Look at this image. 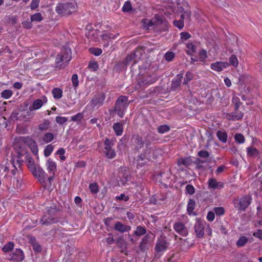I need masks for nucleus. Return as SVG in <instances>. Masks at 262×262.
<instances>
[{
  "label": "nucleus",
  "instance_id": "f257e3e1",
  "mask_svg": "<svg viewBox=\"0 0 262 262\" xmlns=\"http://www.w3.org/2000/svg\"><path fill=\"white\" fill-rule=\"evenodd\" d=\"M72 58L71 50L69 48L65 49L58 54L55 60V67L59 69L64 68Z\"/></svg>",
  "mask_w": 262,
  "mask_h": 262
},
{
  "label": "nucleus",
  "instance_id": "f03ea898",
  "mask_svg": "<svg viewBox=\"0 0 262 262\" xmlns=\"http://www.w3.org/2000/svg\"><path fill=\"white\" fill-rule=\"evenodd\" d=\"M155 237V234L151 232L145 234L139 244V251L146 253L152 246Z\"/></svg>",
  "mask_w": 262,
  "mask_h": 262
},
{
  "label": "nucleus",
  "instance_id": "7ed1b4c3",
  "mask_svg": "<svg viewBox=\"0 0 262 262\" xmlns=\"http://www.w3.org/2000/svg\"><path fill=\"white\" fill-rule=\"evenodd\" d=\"M128 105L127 103V97L125 96H120L117 100L115 103V111L118 116L122 118L124 116V112Z\"/></svg>",
  "mask_w": 262,
  "mask_h": 262
},
{
  "label": "nucleus",
  "instance_id": "20e7f679",
  "mask_svg": "<svg viewBox=\"0 0 262 262\" xmlns=\"http://www.w3.org/2000/svg\"><path fill=\"white\" fill-rule=\"evenodd\" d=\"M169 245L166 237L160 236L157 238L154 249L157 254L161 255L169 248Z\"/></svg>",
  "mask_w": 262,
  "mask_h": 262
},
{
  "label": "nucleus",
  "instance_id": "39448f33",
  "mask_svg": "<svg viewBox=\"0 0 262 262\" xmlns=\"http://www.w3.org/2000/svg\"><path fill=\"white\" fill-rule=\"evenodd\" d=\"M75 7L72 3L59 4L56 7V12L58 14L63 15H69L74 10Z\"/></svg>",
  "mask_w": 262,
  "mask_h": 262
},
{
  "label": "nucleus",
  "instance_id": "423d86ee",
  "mask_svg": "<svg viewBox=\"0 0 262 262\" xmlns=\"http://www.w3.org/2000/svg\"><path fill=\"white\" fill-rule=\"evenodd\" d=\"M251 198L248 196H244L239 199L234 200V204L238 210L245 211L251 203Z\"/></svg>",
  "mask_w": 262,
  "mask_h": 262
},
{
  "label": "nucleus",
  "instance_id": "0eeeda50",
  "mask_svg": "<svg viewBox=\"0 0 262 262\" xmlns=\"http://www.w3.org/2000/svg\"><path fill=\"white\" fill-rule=\"evenodd\" d=\"M58 221V218L56 216L45 213L40 219L39 223L42 226H48L57 223Z\"/></svg>",
  "mask_w": 262,
  "mask_h": 262
},
{
  "label": "nucleus",
  "instance_id": "6e6552de",
  "mask_svg": "<svg viewBox=\"0 0 262 262\" xmlns=\"http://www.w3.org/2000/svg\"><path fill=\"white\" fill-rule=\"evenodd\" d=\"M206 224L197 219L194 225V229L197 237L202 238L204 236V229Z\"/></svg>",
  "mask_w": 262,
  "mask_h": 262
},
{
  "label": "nucleus",
  "instance_id": "1a4fd4ad",
  "mask_svg": "<svg viewBox=\"0 0 262 262\" xmlns=\"http://www.w3.org/2000/svg\"><path fill=\"white\" fill-rule=\"evenodd\" d=\"M105 99V95L103 93L96 94L91 100L90 103L93 107H99L102 106Z\"/></svg>",
  "mask_w": 262,
  "mask_h": 262
},
{
  "label": "nucleus",
  "instance_id": "9d476101",
  "mask_svg": "<svg viewBox=\"0 0 262 262\" xmlns=\"http://www.w3.org/2000/svg\"><path fill=\"white\" fill-rule=\"evenodd\" d=\"M33 176L38 179L39 182L43 185L47 179V174L40 167L38 166L32 172Z\"/></svg>",
  "mask_w": 262,
  "mask_h": 262
},
{
  "label": "nucleus",
  "instance_id": "9b49d317",
  "mask_svg": "<svg viewBox=\"0 0 262 262\" xmlns=\"http://www.w3.org/2000/svg\"><path fill=\"white\" fill-rule=\"evenodd\" d=\"M173 229L178 234L183 236H186L188 234V229L182 222H176L173 225Z\"/></svg>",
  "mask_w": 262,
  "mask_h": 262
},
{
  "label": "nucleus",
  "instance_id": "f8f14e48",
  "mask_svg": "<svg viewBox=\"0 0 262 262\" xmlns=\"http://www.w3.org/2000/svg\"><path fill=\"white\" fill-rule=\"evenodd\" d=\"M228 67V62L222 61H217L212 63L210 66V68L212 70L217 72L222 71L224 69H226Z\"/></svg>",
  "mask_w": 262,
  "mask_h": 262
},
{
  "label": "nucleus",
  "instance_id": "ddd939ff",
  "mask_svg": "<svg viewBox=\"0 0 262 262\" xmlns=\"http://www.w3.org/2000/svg\"><path fill=\"white\" fill-rule=\"evenodd\" d=\"M141 50H136L134 53L130 54L129 55H128L125 59L126 64H130L132 61H133V64H135L138 58H140V57H138L139 53L141 55L140 53Z\"/></svg>",
  "mask_w": 262,
  "mask_h": 262
},
{
  "label": "nucleus",
  "instance_id": "4468645a",
  "mask_svg": "<svg viewBox=\"0 0 262 262\" xmlns=\"http://www.w3.org/2000/svg\"><path fill=\"white\" fill-rule=\"evenodd\" d=\"M10 259L18 262L21 261L24 258L23 252L19 249H16V250L10 255Z\"/></svg>",
  "mask_w": 262,
  "mask_h": 262
},
{
  "label": "nucleus",
  "instance_id": "2eb2a0df",
  "mask_svg": "<svg viewBox=\"0 0 262 262\" xmlns=\"http://www.w3.org/2000/svg\"><path fill=\"white\" fill-rule=\"evenodd\" d=\"M114 229L121 233H124L130 231L131 227L129 225H125L121 222L117 221L115 224Z\"/></svg>",
  "mask_w": 262,
  "mask_h": 262
},
{
  "label": "nucleus",
  "instance_id": "dca6fc26",
  "mask_svg": "<svg viewBox=\"0 0 262 262\" xmlns=\"http://www.w3.org/2000/svg\"><path fill=\"white\" fill-rule=\"evenodd\" d=\"M244 116V113L239 111L238 110L235 111L231 113L227 114L226 118L228 120H239L241 119Z\"/></svg>",
  "mask_w": 262,
  "mask_h": 262
},
{
  "label": "nucleus",
  "instance_id": "f3484780",
  "mask_svg": "<svg viewBox=\"0 0 262 262\" xmlns=\"http://www.w3.org/2000/svg\"><path fill=\"white\" fill-rule=\"evenodd\" d=\"M157 79L155 76L152 77V76H148L146 77H144L141 79H139L138 81V84L140 86L150 84L153 83L156 81Z\"/></svg>",
  "mask_w": 262,
  "mask_h": 262
},
{
  "label": "nucleus",
  "instance_id": "a211bd4d",
  "mask_svg": "<svg viewBox=\"0 0 262 262\" xmlns=\"http://www.w3.org/2000/svg\"><path fill=\"white\" fill-rule=\"evenodd\" d=\"M208 187L213 189H221L224 186V183L222 182H217L216 179L211 178L208 181Z\"/></svg>",
  "mask_w": 262,
  "mask_h": 262
},
{
  "label": "nucleus",
  "instance_id": "6ab92c4d",
  "mask_svg": "<svg viewBox=\"0 0 262 262\" xmlns=\"http://www.w3.org/2000/svg\"><path fill=\"white\" fill-rule=\"evenodd\" d=\"M183 78V74H177L176 78L172 81L170 89L172 91H174L177 88L181 85L182 79Z\"/></svg>",
  "mask_w": 262,
  "mask_h": 262
},
{
  "label": "nucleus",
  "instance_id": "aec40b11",
  "mask_svg": "<svg viewBox=\"0 0 262 262\" xmlns=\"http://www.w3.org/2000/svg\"><path fill=\"white\" fill-rule=\"evenodd\" d=\"M149 161L148 157H146V155L145 154H141L138 156L137 157V167L139 168V167H142L144 164H145Z\"/></svg>",
  "mask_w": 262,
  "mask_h": 262
},
{
  "label": "nucleus",
  "instance_id": "412c9836",
  "mask_svg": "<svg viewBox=\"0 0 262 262\" xmlns=\"http://www.w3.org/2000/svg\"><path fill=\"white\" fill-rule=\"evenodd\" d=\"M47 169L49 172L54 175L56 170V164L50 159L48 160L47 163Z\"/></svg>",
  "mask_w": 262,
  "mask_h": 262
},
{
  "label": "nucleus",
  "instance_id": "4be33fe9",
  "mask_svg": "<svg viewBox=\"0 0 262 262\" xmlns=\"http://www.w3.org/2000/svg\"><path fill=\"white\" fill-rule=\"evenodd\" d=\"M123 123L119 122L114 123L113 125V128L117 136L122 135L123 132Z\"/></svg>",
  "mask_w": 262,
  "mask_h": 262
},
{
  "label": "nucleus",
  "instance_id": "5701e85b",
  "mask_svg": "<svg viewBox=\"0 0 262 262\" xmlns=\"http://www.w3.org/2000/svg\"><path fill=\"white\" fill-rule=\"evenodd\" d=\"M127 174L125 169H120L118 172V178L119 181L122 184L124 185L127 182Z\"/></svg>",
  "mask_w": 262,
  "mask_h": 262
},
{
  "label": "nucleus",
  "instance_id": "b1692460",
  "mask_svg": "<svg viewBox=\"0 0 262 262\" xmlns=\"http://www.w3.org/2000/svg\"><path fill=\"white\" fill-rule=\"evenodd\" d=\"M26 164L31 173L37 167L35 164L34 160L28 156H27Z\"/></svg>",
  "mask_w": 262,
  "mask_h": 262
},
{
  "label": "nucleus",
  "instance_id": "393cba45",
  "mask_svg": "<svg viewBox=\"0 0 262 262\" xmlns=\"http://www.w3.org/2000/svg\"><path fill=\"white\" fill-rule=\"evenodd\" d=\"M146 233V229L145 227L142 226H138L136 230L134 232L133 235L137 237H140L142 235H145Z\"/></svg>",
  "mask_w": 262,
  "mask_h": 262
},
{
  "label": "nucleus",
  "instance_id": "a878e982",
  "mask_svg": "<svg viewBox=\"0 0 262 262\" xmlns=\"http://www.w3.org/2000/svg\"><path fill=\"white\" fill-rule=\"evenodd\" d=\"M192 163V160L190 157L181 158L178 160V165H183L186 167L190 165Z\"/></svg>",
  "mask_w": 262,
  "mask_h": 262
},
{
  "label": "nucleus",
  "instance_id": "bb28decb",
  "mask_svg": "<svg viewBox=\"0 0 262 262\" xmlns=\"http://www.w3.org/2000/svg\"><path fill=\"white\" fill-rule=\"evenodd\" d=\"M145 143L144 141L143 140L142 137L136 136L135 139V146L137 150L141 148ZM146 143V142H145Z\"/></svg>",
  "mask_w": 262,
  "mask_h": 262
},
{
  "label": "nucleus",
  "instance_id": "cd10ccee",
  "mask_svg": "<svg viewBox=\"0 0 262 262\" xmlns=\"http://www.w3.org/2000/svg\"><path fill=\"white\" fill-rule=\"evenodd\" d=\"M195 206V201L193 199H189V200L188 202L187 207V211L188 214L189 215H192V214L195 215V213H194L193 212V211L194 209Z\"/></svg>",
  "mask_w": 262,
  "mask_h": 262
},
{
  "label": "nucleus",
  "instance_id": "c85d7f7f",
  "mask_svg": "<svg viewBox=\"0 0 262 262\" xmlns=\"http://www.w3.org/2000/svg\"><path fill=\"white\" fill-rule=\"evenodd\" d=\"M104 153L105 156L108 159H113L115 157L116 154L115 150L111 148L104 147Z\"/></svg>",
  "mask_w": 262,
  "mask_h": 262
},
{
  "label": "nucleus",
  "instance_id": "c756f323",
  "mask_svg": "<svg viewBox=\"0 0 262 262\" xmlns=\"http://www.w3.org/2000/svg\"><path fill=\"white\" fill-rule=\"evenodd\" d=\"M59 211V209L55 205H52L50 207H48L47 208V212L46 213L47 214H50V215L56 216V214Z\"/></svg>",
  "mask_w": 262,
  "mask_h": 262
},
{
  "label": "nucleus",
  "instance_id": "7c9ffc66",
  "mask_svg": "<svg viewBox=\"0 0 262 262\" xmlns=\"http://www.w3.org/2000/svg\"><path fill=\"white\" fill-rule=\"evenodd\" d=\"M43 104L41 99H36L33 103L32 105L29 107V109L32 110H36L40 108Z\"/></svg>",
  "mask_w": 262,
  "mask_h": 262
},
{
  "label": "nucleus",
  "instance_id": "2f4dec72",
  "mask_svg": "<svg viewBox=\"0 0 262 262\" xmlns=\"http://www.w3.org/2000/svg\"><path fill=\"white\" fill-rule=\"evenodd\" d=\"M247 152L248 156L255 157L259 154V151L255 148L249 147L247 148Z\"/></svg>",
  "mask_w": 262,
  "mask_h": 262
},
{
  "label": "nucleus",
  "instance_id": "473e14b6",
  "mask_svg": "<svg viewBox=\"0 0 262 262\" xmlns=\"http://www.w3.org/2000/svg\"><path fill=\"white\" fill-rule=\"evenodd\" d=\"M52 93L53 97L55 99H59L62 96V91L60 88H54L53 89Z\"/></svg>",
  "mask_w": 262,
  "mask_h": 262
},
{
  "label": "nucleus",
  "instance_id": "72a5a7b5",
  "mask_svg": "<svg viewBox=\"0 0 262 262\" xmlns=\"http://www.w3.org/2000/svg\"><path fill=\"white\" fill-rule=\"evenodd\" d=\"M216 136L222 142L226 143L227 142V134L225 132L219 130L216 133Z\"/></svg>",
  "mask_w": 262,
  "mask_h": 262
},
{
  "label": "nucleus",
  "instance_id": "f704fd0d",
  "mask_svg": "<svg viewBox=\"0 0 262 262\" xmlns=\"http://www.w3.org/2000/svg\"><path fill=\"white\" fill-rule=\"evenodd\" d=\"M248 238L244 236H241L236 242V246L237 247H242L244 246L248 242Z\"/></svg>",
  "mask_w": 262,
  "mask_h": 262
},
{
  "label": "nucleus",
  "instance_id": "c9c22d12",
  "mask_svg": "<svg viewBox=\"0 0 262 262\" xmlns=\"http://www.w3.org/2000/svg\"><path fill=\"white\" fill-rule=\"evenodd\" d=\"M229 65H231L234 67H237L238 65V60L236 55H232L229 59Z\"/></svg>",
  "mask_w": 262,
  "mask_h": 262
},
{
  "label": "nucleus",
  "instance_id": "e433bc0d",
  "mask_svg": "<svg viewBox=\"0 0 262 262\" xmlns=\"http://www.w3.org/2000/svg\"><path fill=\"white\" fill-rule=\"evenodd\" d=\"M30 19L31 21L40 22L43 19V17L40 13H36L31 16Z\"/></svg>",
  "mask_w": 262,
  "mask_h": 262
},
{
  "label": "nucleus",
  "instance_id": "4c0bfd02",
  "mask_svg": "<svg viewBox=\"0 0 262 262\" xmlns=\"http://www.w3.org/2000/svg\"><path fill=\"white\" fill-rule=\"evenodd\" d=\"M12 94V91L10 90H5L1 93V97L6 99L10 98Z\"/></svg>",
  "mask_w": 262,
  "mask_h": 262
},
{
  "label": "nucleus",
  "instance_id": "58836bf2",
  "mask_svg": "<svg viewBox=\"0 0 262 262\" xmlns=\"http://www.w3.org/2000/svg\"><path fill=\"white\" fill-rule=\"evenodd\" d=\"M54 146L52 144H49L45 147L44 149V155L46 157H49L54 149Z\"/></svg>",
  "mask_w": 262,
  "mask_h": 262
},
{
  "label": "nucleus",
  "instance_id": "ea45409f",
  "mask_svg": "<svg viewBox=\"0 0 262 262\" xmlns=\"http://www.w3.org/2000/svg\"><path fill=\"white\" fill-rule=\"evenodd\" d=\"M50 125V122L48 120H45L42 123L39 125L38 128L40 130H45L49 127Z\"/></svg>",
  "mask_w": 262,
  "mask_h": 262
},
{
  "label": "nucleus",
  "instance_id": "a19ab883",
  "mask_svg": "<svg viewBox=\"0 0 262 262\" xmlns=\"http://www.w3.org/2000/svg\"><path fill=\"white\" fill-rule=\"evenodd\" d=\"M14 244L13 242H8L2 248V250L4 252H8L11 251L14 248Z\"/></svg>",
  "mask_w": 262,
  "mask_h": 262
},
{
  "label": "nucleus",
  "instance_id": "79ce46f5",
  "mask_svg": "<svg viewBox=\"0 0 262 262\" xmlns=\"http://www.w3.org/2000/svg\"><path fill=\"white\" fill-rule=\"evenodd\" d=\"M83 114L82 113H79L76 115L73 116L71 117V120L74 122H77V123H80L83 118Z\"/></svg>",
  "mask_w": 262,
  "mask_h": 262
},
{
  "label": "nucleus",
  "instance_id": "37998d69",
  "mask_svg": "<svg viewBox=\"0 0 262 262\" xmlns=\"http://www.w3.org/2000/svg\"><path fill=\"white\" fill-rule=\"evenodd\" d=\"M54 135L52 133H46L43 137L42 140L46 143L51 142L54 139Z\"/></svg>",
  "mask_w": 262,
  "mask_h": 262
},
{
  "label": "nucleus",
  "instance_id": "c03bdc74",
  "mask_svg": "<svg viewBox=\"0 0 262 262\" xmlns=\"http://www.w3.org/2000/svg\"><path fill=\"white\" fill-rule=\"evenodd\" d=\"M151 150L152 148L150 147V142L146 141V149H145L143 154L146 155V157H148V159H149V155Z\"/></svg>",
  "mask_w": 262,
  "mask_h": 262
},
{
  "label": "nucleus",
  "instance_id": "a18cd8bd",
  "mask_svg": "<svg viewBox=\"0 0 262 262\" xmlns=\"http://www.w3.org/2000/svg\"><path fill=\"white\" fill-rule=\"evenodd\" d=\"M235 142L238 143H243L245 142V137L241 134H236L234 136Z\"/></svg>",
  "mask_w": 262,
  "mask_h": 262
},
{
  "label": "nucleus",
  "instance_id": "49530a36",
  "mask_svg": "<svg viewBox=\"0 0 262 262\" xmlns=\"http://www.w3.org/2000/svg\"><path fill=\"white\" fill-rule=\"evenodd\" d=\"M89 188L91 192L93 194H96L99 191L98 186L96 183L90 184L89 185Z\"/></svg>",
  "mask_w": 262,
  "mask_h": 262
},
{
  "label": "nucleus",
  "instance_id": "de8ad7c7",
  "mask_svg": "<svg viewBox=\"0 0 262 262\" xmlns=\"http://www.w3.org/2000/svg\"><path fill=\"white\" fill-rule=\"evenodd\" d=\"M170 130V127L167 125H160L158 127V131L159 133L164 134L168 132Z\"/></svg>",
  "mask_w": 262,
  "mask_h": 262
},
{
  "label": "nucleus",
  "instance_id": "09e8293b",
  "mask_svg": "<svg viewBox=\"0 0 262 262\" xmlns=\"http://www.w3.org/2000/svg\"><path fill=\"white\" fill-rule=\"evenodd\" d=\"M71 81L72 82L73 86L76 88L79 84V80L78 78V75L76 74H74L72 76Z\"/></svg>",
  "mask_w": 262,
  "mask_h": 262
},
{
  "label": "nucleus",
  "instance_id": "8fccbe9b",
  "mask_svg": "<svg viewBox=\"0 0 262 262\" xmlns=\"http://www.w3.org/2000/svg\"><path fill=\"white\" fill-rule=\"evenodd\" d=\"M214 213L217 215H223L225 213V209L223 207H217L213 209Z\"/></svg>",
  "mask_w": 262,
  "mask_h": 262
},
{
  "label": "nucleus",
  "instance_id": "3c124183",
  "mask_svg": "<svg viewBox=\"0 0 262 262\" xmlns=\"http://www.w3.org/2000/svg\"><path fill=\"white\" fill-rule=\"evenodd\" d=\"M188 48L187 53L189 55H192L195 52V47L192 43H189L187 45Z\"/></svg>",
  "mask_w": 262,
  "mask_h": 262
},
{
  "label": "nucleus",
  "instance_id": "603ef678",
  "mask_svg": "<svg viewBox=\"0 0 262 262\" xmlns=\"http://www.w3.org/2000/svg\"><path fill=\"white\" fill-rule=\"evenodd\" d=\"M132 9V5L130 2L126 1L125 2L123 7L122 11L123 12H129Z\"/></svg>",
  "mask_w": 262,
  "mask_h": 262
},
{
  "label": "nucleus",
  "instance_id": "864d4df0",
  "mask_svg": "<svg viewBox=\"0 0 262 262\" xmlns=\"http://www.w3.org/2000/svg\"><path fill=\"white\" fill-rule=\"evenodd\" d=\"M30 148L31 149L32 152L35 155H36L38 154V147L35 141H34L31 145L29 146Z\"/></svg>",
  "mask_w": 262,
  "mask_h": 262
},
{
  "label": "nucleus",
  "instance_id": "5fc2aeb1",
  "mask_svg": "<svg viewBox=\"0 0 262 262\" xmlns=\"http://www.w3.org/2000/svg\"><path fill=\"white\" fill-rule=\"evenodd\" d=\"M54 175L52 174L49 177H47V179L46 180V182L42 185L44 187H47V186H51L52 185V182L53 181Z\"/></svg>",
  "mask_w": 262,
  "mask_h": 262
},
{
  "label": "nucleus",
  "instance_id": "6e6d98bb",
  "mask_svg": "<svg viewBox=\"0 0 262 262\" xmlns=\"http://www.w3.org/2000/svg\"><path fill=\"white\" fill-rule=\"evenodd\" d=\"M193 75L192 73L189 72H187L185 75V77L184 78V84H187L188 82H189L190 80H191L193 79Z\"/></svg>",
  "mask_w": 262,
  "mask_h": 262
},
{
  "label": "nucleus",
  "instance_id": "4d7b16f0",
  "mask_svg": "<svg viewBox=\"0 0 262 262\" xmlns=\"http://www.w3.org/2000/svg\"><path fill=\"white\" fill-rule=\"evenodd\" d=\"M21 141L28 146L31 145L34 141L29 137H24L21 138Z\"/></svg>",
  "mask_w": 262,
  "mask_h": 262
},
{
  "label": "nucleus",
  "instance_id": "13d9d810",
  "mask_svg": "<svg viewBox=\"0 0 262 262\" xmlns=\"http://www.w3.org/2000/svg\"><path fill=\"white\" fill-rule=\"evenodd\" d=\"M173 25L178 28L181 29L184 27V21L181 18L179 20H174Z\"/></svg>",
  "mask_w": 262,
  "mask_h": 262
},
{
  "label": "nucleus",
  "instance_id": "bf43d9fd",
  "mask_svg": "<svg viewBox=\"0 0 262 262\" xmlns=\"http://www.w3.org/2000/svg\"><path fill=\"white\" fill-rule=\"evenodd\" d=\"M56 121L58 124H63L68 121V118L58 116L56 117Z\"/></svg>",
  "mask_w": 262,
  "mask_h": 262
},
{
  "label": "nucleus",
  "instance_id": "052dcab7",
  "mask_svg": "<svg viewBox=\"0 0 262 262\" xmlns=\"http://www.w3.org/2000/svg\"><path fill=\"white\" fill-rule=\"evenodd\" d=\"M174 57V54L172 52H168L165 55V58L166 60L170 61L172 60Z\"/></svg>",
  "mask_w": 262,
  "mask_h": 262
},
{
  "label": "nucleus",
  "instance_id": "680f3d73",
  "mask_svg": "<svg viewBox=\"0 0 262 262\" xmlns=\"http://www.w3.org/2000/svg\"><path fill=\"white\" fill-rule=\"evenodd\" d=\"M198 155L201 158H207L209 157L210 154L206 150H200L198 152Z\"/></svg>",
  "mask_w": 262,
  "mask_h": 262
},
{
  "label": "nucleus",
  "instance_id": "e2e57ef3",
  "mask_svg": "<svg viewBox=\"0 0 262 262\" xmlns=\"http://www.w3.org/2000/svg\"><path fill=\"white\" fill-rule=\"evenodd\" d=\"M39 0H32L30 5L31 10H35L37 8L39 4Z\"/></svg>",
  "mask_w": 262,
  "mask_h": 262
},
{
  "label": "nucleus",
  "instance_id": "0e129e2a",
  "mask_svg": "<svg viewBox=\"0 0 262 262\" xmlns=\"http://www.w3.org/2000/svg\"><path fill=\"white\" fill-rule=\"evenodd\" d=\"M90 50L95 56H99L102 53V50L99 48H90Z\"/></svg>",
  "mask_w": 262,
  "mask_h": 262
},
{
  "label": "nucleus",
  "instance_id": "69168bd1",
  "mask_svg": "<svg viewBox=\"0 0 262 262\" xmlns=\"http://www.w3.org/2000/svg\"><path fill=\"white\" fill-rule=\"evenodd\" d=\"M253 235L262 241V229H257L253 233Z\"/></svg>",
  "mask_w": 262,
  "mask_h": 262
},
{
  "label": "nucleus",
  "instance_id": "338daca9",
  "mask_svg": "<svg viewBox=\"0 0 262 262\" xmlns=\"http://www.w3.org/2000/svg\"><path fill=\"white\" fill-rule=\"evenodd\" d=\"M191 15V13L190 11L187 10L185 11L184 13L181 15V18L183 20H184V19L185 18L189 19L190 18Z\"/></svg>",
  "mask_w": 262,
  "mask_h": 262
},
{
  "label": "nucleus",
  "instance_id": "774afa93",
  "mask_svg": "<svg viewBox=\"0 0 262 262\" xmlns=\"http://www.w3.org/2000/svg\"><path fill=\"white\" fill-rule=\"evenodd\" d=\"M194 188L191 185L189 184L186 186V190L187 192L190 195H192L194 193Z\"/></svg>",
  "mask_w": 262,
  "mask_h": 262
}]
</instances>
